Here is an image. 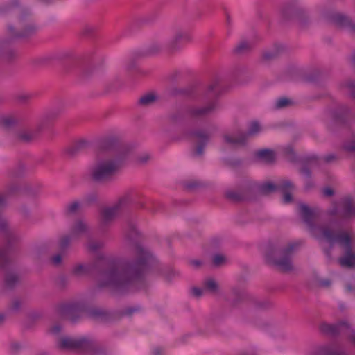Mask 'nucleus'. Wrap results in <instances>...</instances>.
I'll return each instance as SVG.
<instances>
[{
  "label": "nucleus",
  "instance_id": "obj_5",
  "mask_svg": "<svg viewBox=\"0 0 355 355\" xmlns=\"http://www.w3.org/2000/svg\"><path fill=\"white\" fill-rule=\"evenodd\" d=\"M119 162L112 158L98 159L91 171V178L99 183L109 182L114 180L119 169Z\"/></svg>",
  "mask_w": 355,
  "mask_h": 355
},
{
  "label": "nucleus",
  "instance_id": "obj_13",
  "mask_svg": "<svg viewBox=\"0 0 355 355\" xmlns=\"http://www.w3.org/2000/svg\"><path fill=\"white\" fill-rule=\"evenodd\" d=\"M216 109L217 103L212 101L202 107L191 106L187 108V112L192 118H201L211 114Z\"/></svg>",
  "mask_w": 355,
  "mask_h": 355
},
{
  "label": "nucleus",
  "instance_id": "obj_25",
  "mask_svg": "<svg viewBox=\"0 0 355 355\" xmlns=\"http://www.w3.org/2000/svg\"><path fill=\"white\" fill-rule=\"evenodd\" d=\"M90 346L84 352L90 355H110V352L105 347L99 345L95 341L89 340Z\"/></svg>",
  "mask_w": 355,
  "mask_h": 355
},
{
  "label": "nucleus",
  "instance_id": "obj_3",
  "mask_svg": "<svg viewBox=\"0 0 355 355\" xmlns=\"http://www.w3.org/2000/svg\"><path fill=\"white\" fill-rule=\"evenodd\" d=\"M331 239H324V244L327 243L329 247H324L323 252L328 259H331V249L335 243H338L343 248L344 253L338 259L339 264L343 267L352 268L355 266V252L353 251L352 245V238L349 234L344 231L331 232Z\"/></svg>",
  "mask_w": 355,
  "mask_h": 355
},
{
  "label": "nucleus",
  "instance_id": "obj_33",
  "mask_svg": "<svg viewBox=\"0 0 355 355\" xmlns=\"http://www.w3.org/2000/svg\"><path fill=\"white\" fill-rule=\"evenodd\" d=\"M129 200V195L125 194L124 196L121 197L116 202L110 206L119 214L127 207Z\"/></svg>",
  "mask_w": 355,
  "mask_h": 355
},
{
  "label": "nucleus",
  "instance_id": "obj_48",
  "mask_svg": "<svg viewBox=\"0 0 355 355\" xmlns=\"http://www.w3.org/2000/svg\"><path fill=\"white\" fill-rule=\"evenodd\" d=\"M261 131V125L259 122L253 121L250 124L248 131L247 133V137L249 135H255L258 132Z\"/></svg>",
  "mask_w": 355,
  "mask_h": 355
},
{
  "label": "nucleus",
  "instance_id": "obj_46",
  "mask_svg": "<svg viewBox=\"0 0 355 355\" xmlns=\"http://www.w3.org/2000/svg\"><path fill=\"white\" fill-rule=\"evenodd\" d=\"M227 257L222 254H216L213 255L212 262L214 266L220 267L227 263Z\"/></svg>",
  "mask_w": 355,
  "mask_h": 355
},
{
  "label": "nucleus",
  "instance_id": "obj_55",
  "mask_svg": "<svg viewBox=\"0 0 355 355\" xmlns=\"http://www.w3.org/2000/svg\"><path fill=\"white\" fill-rule=\"evenodd\" d=\"M9 347L12 352H17L21 349L22 346L19 342L12 341L10 343Z\"/></svg>",
  "mask_w": 355,
  "mask_h": 355
},
{
  "label": "nucleus",
  "instance_id": "obj_47",
  "mask_svg": "<svg viewBox=\"0 0 355 355\" xmlns=\"http://www.w3.org/2000/svg\"><path fill=\"white\" fill-rule=\"evenodd\" d=\"M73 238L71 237V234L69 235H64L60 237L59 240V248L61 250H65L69 245L71 241V239Z\"/></svg>",
  "mask_w": 355,
  "mask_h": 355
},
{
  "label": "nucleus",
  "instance_id": "obj_58",
  "mask_svg": "<svg viewBox=\"0 0 355 355\" xmlns=\"http://www.w3.org/2000/svg\"><path fill=\"white\" fill-rule=\"evenodd\" d=\"M201 184L196 180L188 181L185 183V187L187 189H192L196 187H200Z\"/></svg>",
  "mask_w": 355,
  "mask_h": 355
},
{
  "label": "nucleus",
  "instance_id": "obj_38",
  "mask_svg": "<svg viewBox=\"0 0 355 355\" xmlns=\"http://www.w3.org/2000/svg\"><path fill=\"white\" fill-rule=\"evenodd\" d=\"M19 282V277L13 272H8L5 276L4 284L8 288H13Z\"/></svg>",
  "mask_w": 355,
  "mask_h": 355
},
{
  "label": "nucleus",
  "instance_id": "obj_15",
  "mask_svg": "<svg viewBox=\"0 0 355 355\" xmlns=\"http://www.w3.org/2000/svg\"><path fill=\"white\" fill-rule=\"evenodd\" d=\"M294 13L300 23L304 24L309 19V15L306 11L302 8H293L291 7L285 8L282 10V17L285 20H288L291 18L290 14Z\"/></svg>",
  "mask_w": 355,
  "mask_h": 355
},
{
  "label": "nucleus",
  "instance_id": "obj_9",
  "mask_svg": "<svg viewBox=\"0 0 355 355\" xmlns=\"http://www.w3.org/2000/svg\"><path fill=\"white\" fill-rule=\"evenodd\" d=\"M326 17L336 26L349 30L351 33H355V24L347 15L331 11L327 14Z\"/></svg>",
  "mask_w": 355,
  "mask_h": 355
},
{
  "label": "nucleus",
  "instance_id": "obj_32",
  "mask_svg": "<svg viewBox=\"0 0 355 355\" xmlns=\"http://www.w3.org/2000/svg\"><path fill=\"white\" fill-rule=\"evenodd\" d=\"M74 311L72 306L63 305L60 308L59 312L62 318L71 320V322H76V320L73 316Z\"/></svg>",
  "mask_w": 355,
  "mask_h": 355
},
{
  "label": "nucleus",
  "instance_id": "obj_43",
  "mask_svg": "<svg viewBox=\"0 0 355 355\" xmlns=\"http://www.w3.org/2000/svg\"><path fill=\"white\" fill-rule=\"evenodd\" d=\"M89 316L95 320H104L106 318L107 314L102 309L94 308L89 311Z\"/></svg>",
  "mask_w": 355,
  "mask_h": 355
},
{
  "label": "nucleus",
  "instance_id": "obj_7",
  "mask_svg": "<svg viewBox=\"0 0 355 355\" xmlns=\"http://www.w3.org/2000/svg\"><path fill=\"white\" fill-rule=\"evenodd\" d=\"M58 346L62 349L73 350L84 352L90 346L89 339L85 338H72L62 336L59 338Z\"/></svg>",
  "mask_w": 355,
  "mask_h": 355
},
{
  "label": "nucleus",
  "instance_id": "obj_36",
  "mask_svg": "<svg viewBox=\"0 0 355 355\" xmlns=\"http://www.w3.org/2000/svg\"><path fill=\"white\" fill-rule=\"evenodd\" d=\"M92 234L87 238V248L91 252H96L104 246V243L101 241H95L92 239Z\"/></svg>",
  "mask_w": 355,
  "mask_h": 355
},
{
  "label": "nucleus",
  "instance_id": "obj_51",
  "mask_svg": "<svg viewBox=\"0 0 355 355\" xmlns=\"http://www.w3.org/2000/svg\"><path fill=\"white\" fill-rule=\"evenodd\" d=\"M162 49V46L159 43H153L148 49L149 53L155 54L160 52Z\"/></svg>",
  "mask_w": 355,
  "mask_h": 355
},
{
  "label": "nucleus",
  "instance_id": "obj_31",
  "mask_svg": "<svg viewBox=\"0 0 355 355\" xmlns=\"http://www.w3.org/2000/svg\"><path fill=\"white\" fill-rule=\"evenodd\" d=\"M279 189V183L275 184L268 182L260 184L258 187L259 192L263 195H268Z\"/></svg>",
  "mask_w": 355,
  "mask_h": 355
},
{
  "label": "nucleus",
  "instance_id": "obj_18",
  "mask_svg": "<svg viewBox=\"0 0 355 355\" xmlns=\"http://www.w3.org/2000/svg\"><path fill=\"white\" fill-rule=\"evenodd\" d=\"M223 139L226 144L232 146L244 145L247 141V135L241 131L233 135L225 134Z\"/></svg>",
  "mask_w": 355,
  "mask_h": 355
},
{
  "label": "nucleus",
  "instance_id": "obj_59",
  "mask_svg": "<svg viewBox=\"0 0 355 355\" xmlns=\"http://www.w3.org/2000/svg\"><path fill=\"white\" fill-rule=\"evenodd\" d=\"M345 335L349 337L355 343V331L351 329V326L348 329H345Z\"/></svg>",
  "mask_w": 355,
  "mask_h": 355
},
{
  "label": "nucleus",
  "instance_id": "obj_20",
  "mask_svg": "<svg viewBox=\"0 0 355 355\" xmlns=\"http://www.w3.org/2000/svg\"><path fill=\"white\" fill-rule=\"evenodd\" d=\"M11 248L8 244L0 247V270H6L11 263Z\"/></svg>",
  "mask_w": 355,
  "mask_h": 355
},
{
  "label": "nucleus",
  "instance_id": "obj_45",
  "mask_svg": "<svg viewBox=\"0 0 355 355\" xmlns=\"http://www.w3.org/2000/svg\"><path fill=\"white\" fill-rule=\"evenodd\" d=\"M225 197L234 202L241 201L244 199L243 196L240 192L233 190L227 191L225 193Z\"/></svg>",
  "mask_w": 355,
  "mask_h": 355
},
{
  "label": "nucleus",
  "instance_id": "obj_41",
  "mask_svg": "<svg viewBox=\"0 0 355 355\" xmlns=\"http://www.w3.org/2000/svg\"><path fill=\"white\" fill-rule=\"evenodd\" d=\"M294 102L286 97H282L275 101V107L276 109H283L293 105Z\"/></svg>",
  "mask_w": 355,
  "mask_h": 355
},
{
  "label": "nucleus",
  "instance_id": "obj_8",
  "mask_svg": "<svg viewBox=\"0 0 355 355\" xmlns=\"http://www.w3.org/2000/svg\"><path fill=\"white\" fill-rule=\"evenodd\" d=\"M342 210L338 211V209L336 205L333 206L328 211L329 214L332 216H338V218L347 220L352 217H355V202L351 198H345L341 202Z\"/></svg>",
  "mask_w": 355,
  "mask_h": 355
},
{
  "label": "nucleus",
  "instance_id": "obj_54",
  "mask_svg": "<svg viewBox=\"0 0 355 355\" xmlns=\"http://www.w3.org/2000/svg\"><path fill=\"white\" fill-rule=\"evenodd\" d=\"M343 148L347 152L355 153V140L346 143Z\"/></svg>",
  "mask_w": 355,
  "mask_h": 355
},
{
  "label": "nucleus",
  "instance_id": "obj_29",
  "mask_svg": "<svg viewBox=\"0 0 355 355\" xmlns=\"http://www.w3.org/2000/svg\"><path fill=\"white\" fill-rule=\"evenodd\" d=\"M89 146V142L87 140L81 139L76 142L71 146L67 149V153L73 156L77 154L78 152L84 150Z\"/></svg>",
  "mask_w": 355,
  "mask_h": 355
},
{
  "label": "nucleus",
  "instance_id": "obj_12",
  "mask_svg": "<svg viewBox=\"0 0 355 355\" xmlns=\"http://www.w3.org/2000/svg\"><path fill=\"white\" fill-rule=\"evenodd\" d=\"M349 327V324L345 321L336 324H329L324 322L320 324V330L329 336H336L340 334H345V329H348Z\"/></svg>",
  "mask_w": 355,
  "mask_h": 355
},
{
  "label": "nucleus",
  "instance_id": "obj_62",
  "mask_svg": "<svg viewBox=\"0 0 355 355\" xmlns=\"http://www.w3.org/2000/svg\"><path fill=\"white\" fill-rule=\"evenodd\" d=\"M190 264L193 267H194L196 268H198L202 265V262L200 260H191L190 261Z\"/></svg>",
  "mask_w": 355,
  "mask_h": 355
},
{
  "label": "nucleus",
  "instance_id": "obj_28",
  "mask_svg": "<svg viewBox=\"0 0 355 355\" xmlns=\"http://www.w3.org/2000/svg\"><path fill=\"white\" fill-rule=\"evenodd\" d=\"M231 294L233 297L231 302L232 306H236L245 297L244 290L239 286L232 287Z\"/></svg>",
  "mask_w": 355,
  "mask_h": 355
},
{
  "label": "nucleus",
  "instance_id": "obj_16",
  "mask_svg": "<svg viewBox=\"0 0 355 355\" xmlns=\"http://www.w3.org/2000/svg\"><path fill=\"white\" fill-rule=\"evenodd\" d=\"M311 355H347V354L340 347L334 345H329L315 348Z\"/></svg>",
  "mask_w": 355,
  "mask_h": 355
},
{
  "label": "nucleus",
  "instance_id": "obj_49",
  "mask_svg": "<svg viewBox=\"0 0 355 355\" xmlns=\"http://www.w3.org/2000/svg\"><path fill=\"white\" fill-rule=\"evenodd\" d=\"M284 153H285L287 159L290 162H293L295 161V155L293 149L291 146H288L285 147L284 149Z\"/></svg>",
  "mask_w": 355,
  "mask_h": 355
},
{
  "label": "nucleus",
  "instance_id": "obj_26",
  "mask_svg": "<svg viewBox=\"0 0 355 355\" xmlns=\"http://www.w3.org/2000/svg\"><path fill=\"white\" fill-rule=\"evenodd\" d=\"M256 157L265 164H270L275 162V155L273 150L262 149L256 153Z\"/></svg>",
  "mask_w": 355,
  "mask_h": 355
},
{
  "label": "nucleus",
  "instance_id": "obj_23",
  "mask_svg": "<svg viewBox=\"0 0 355 355\" xmlns=\"http://www.w3.org/2000/svg\"><path fill=\"white\" fill-rule=\"evenodd\" d=\"M205 292H207L213 295H219L220 288L218 283L212 277L205 279L202 282Z\"/></svg>",
  "mask_w": 355,
  "mask_h": 355
},
{
  "label": "nucleus",
  "instance_id": "obj_61",
  "mask_svg": "<svg viewBox=\"0 0 355 355\" xmlns=\"http://www.w3.org/2000/svg\"><path fill=\"white\" fill-rule=\"evenodd\" d=\"M149 159H150V155L148 154L142 155L137 158V161L140 164H146Z\"/></svg>",
  "mask_w": 355,
  "mask_h": 355
},
{
  "label": "nucleus",
  "instance_id": "obj_39",
  "mask_svg": "<svg viewBox=\"0 0 355 355\" xmlns=\"http://www.w3.org/2000/svg\"><path fill=\"white\" fill-rule=\"evenodd\" d=\"M98 200V194L92 191L87 193L83 199V204L85 206H91L92 205L96 203Z\"/></svg>",
  "mask_w": 355,
  "mask_h": 355
},
{
  "label": "nucleus",
  "instance_id": "obj_6",
  "mask_svg": "<svg viewBox=\"0 0 355 355\" xmlns=\"http://www.w3.org/2000/svg\"><path fill=\"white\" fill-rule=\"evenodd\" d=\"M192 36L186 30L175 28L173 33L166 44V51L173 54L180 51L184 44L191 42Z\"/></svg>",
  "mask_w": 355,
  "mask_h": 355
},
{
  "label": "nucleus",
  "instance_id": "obj_64",
  "mask_svg": "<svg viewBox=\"0 0 355 355\" xmlns=\"http://www.w3.org/2000/svg\"><path fill=\"white\" fill-rule=\"evenodd\" d=\"M8 189L10 193H12L18 190V186L16 184H12L8 187Z\"/></svg>",
  "mask_w": 355,
  "mask_h": 355
},
{
  "label": "nucleus",
  "instance_id": "obj_40",
  "mask_svg": "<svg viewBox=\"0 0 355 355\" xmlns=\"http://www.w3.org/2000/svg\"><path fill=\"white\" fill-rule=\"evenodd\" d=\"M25 166L23 164H19L8 171L9 178H19L24 175Z\"/></svg>",
  "mask_w": 355,
  "mask_h": 355
},
{
  "label": "nucleus",
  "instance_id": "obj_22",
  "mask_svg": "<svg viewBox=\"0 0 355 355\" xmlns=\"http://www.w3.org/2000/svg\"><path fill=\"white\" fill-rule=\"evenodd\" d=\"M41 130V127L38 125V126L34 130H24L19 131L17 133V138L22 142H31L37 137Z\"/></svg>",
  "mask_w": 355,
  "mask_h": 355
},
{
  "label": "nucleus",
  "instance_id": "obj_10",
  "mask_svg": "<svg viewBox=\"0 0 355 355\" xmlns=\"http://www.w3.org/2000/svg\"><path fill=\"white\" fill-rule=\"evenodd\" d=\"M189 135L198 140L193 149V155L196 157L202 156L206 145L211 137V134L205 130H196L191 132Z\"/></svg>",
  "mask_w": 355,
  "mask_h": 355
},
{
  "label": "nucleus",
  "instance_id": "obj_11",
  "mask_svg": "<svg viewBox=\"0 0 355 355\" xmlns=\"http://www.w3.org/2000/svg\"><path fill=\"white\" fill-rule=\"evenodd\" d=\"M70 234L73 239L85 236L86 239L92 235L89 224L83 218H76L70 228Z\"/></svg>",
  "mask_w": 355,
  "mask_h": 355
},
{
  "label": "nucleus",
  "instance_id": "obj_4",
  "mask_svg": "<svg viewBox=\"0 0 355 355\" xmlns=\"http://www.w3.org/2000/svg\"><path fill=\"white\" fill-rule=\"evenodd\" d=\"M300 216L306 224L312 236H313L320 245H324V239L329 240L331 234L334 230L329 225H316L314 219L317 214L316 209H311L308 205L301 203L298 205Z\"/></svg>",
  "mask_w": 355,
  "mask_h": 355
},
{
  "label": "nucleus",
  "instance_id": "obj_24",
  "mask_svg": "<svg viewBox=\"0 0 355 355\" xmlns=\"http://www.w3.org/2000/svg\"><path fill=\"white\" fill-rule=\"evenodd\" d=\"M62 110L60 108H56L47 112L42 116L39 125L42 129L44 126L51 123L56 120L60 115Z\"/></svg>",
  "mask_w": 355,
  "mask_h": 355
},
{
  "label": "nucleus",
  "instance_id": "obj_21",
  "mask_svg": "<svg viewBox=\"0 0 355 355\" xmlns=\"http://www.w3.org/2000/svg\"><path fill=\"white\" fill-rule=\"evenodd\" d=\"M20 122V118L12 114L0 116V126L5 129H10Z\"/></svg>",
  "mask_w": 355,
  "mask_h": 355
},
{
  "label": "nucleus",
  "instance_id": "obj_27",
  "mask_svg": "<svg viewBox=\"0 0 355 355\" xmlns=\"http://www.w3.org/2000/svg\"><path fill=\"white\" fill-rule=\"evenodd\" d=\"M83 202L79 200H72L67 203L64 208V214L67 216H72L78 213L80 210Z\"/></svg>",
  "mask_w": 355,
  "mask_h": 355
},
{
  "label": "nucleus",
  "instance_id": "obj_53",
  "mask_svg": "<svg viewBox=\"0 0 355 355\" xmlns=\"http://www.w3.org/2000/svg\"><path fill=\"white\" fill-rule=\"evenodd\" d=\"M191 293L193 297L199 298L201 296H202L204 293H205V292L204 288H200L198 287H193L191 289Z\"/></svg>",
  "mask_w": 355,
  "mask_h": 355
},
{
  "label": "nucleus",
  "instance_id": "obj_34",
  "mask_svg": "<svg viewBox=\"0 0 355 355\" xmlns=\"http://www.w3.org/2000/svg\"><path fill=\"white\" fill-rule=\"evenodd\" d=\"M0 234H3L6 237H10L12 234V232L10 229L8 220L0 214Z\"/></svg>",
  "mask_w": 355,
  "mask_h": 355
},
{
  "label": "nucleus",
  "instance_id": "obj_57",
  "mask_svg": "<svg viewBox=\"0 0 355 355\" xmlns=\"http://www.w3.org/2000/svg\"><path fill=\"white\" fill-rule=\"evenodd\" d=\"M17 55L16 52L14 50H8L4 53V58L8 61L14 59Z\"/></svg>",
  "mask_w": 355,
  "mask_h": 355
},
{
  "label": "nucleus",
  "instance_id": "obj_19",
  "mask_svg": "<svg viewBox=\"0 0 355 355\" xmlns=\"http://www.w3.org/2000/svg\"><path fill=\"white\" fill-rule=\"evenodd\" d=\"M279 190L282 191L284 193V202H291L293 200L291 191L294 190V184L288 180H283L279 182Z\"/></svg>",
  "mask_w": 355,
  "mask_h": 355
},
{
  "label": "nucleus",
  "instance_id": "obj_35",
  "mask_svg": "<svg viewBox=\"0 0 355 355\" xmlns=\"http://www.w3.org/2000/svg\"><path fill=\"white\" fill-rule=\"evenodd\" d=\"M117 137H108L104 139L101 143V148L104 150H110L119 144Z\"/></svg>",
  "mask_w": 355,
  "mask_h": 355
},
{
  "label": "nucleus",
  "instance_id": "obj_14",
  "mask_svg": "<svg viewBox=\"0 0 355 355\" xmlns=\"http://www.w3.org/2000/svg\"><path fill=\"white\" fill-rule=\"evenodd\" d=\"M37 31V27L33 24H28L25 26L21 31H16L15 28L9 25L8 26V34L10 39L28 38L34 35Z\"/></svg>",
  "mask_w": 355,
  "mask_h": 355
},
{
  "label": "nucleus",
  "instance_id": "obj_60",
  "mask_svg": "<svg viewBox=\"0 0 355 355\" xmlns=\"http://www.w3.org/2000/svg\"><path fill=\"white\" fill-rule=\"evenodd\" d=\"M239 355H259L255 349H245L239 353Z\"/></svg>",
  "mask_w": 355,
  "mask_h": 355
},
{
  "label": "nucleus",
  "instance_id": "obj_1",
  "mask_svg": "<svg viewBox=\"0 0 355 355\" xmlns=\"http://www.w3.org/2000/svg\"><path fill=\"white\" fill-rule=\"evenodd\" d=\"M140 232L134 220L128 219L124 229L125 247L132 252L135 261H125L119 265L107 259H102L95 263H77L71 269V274L80 277L89 274L93 269L103 267L98 277L101 287H110L123 291L136 282L141 279L149 267L151 254L139 241Z\"/></svg>",
  "mask_w": 355,
  "mask_h": 355
},
{
  "label": "nucleus",
  "instance_id": "obj_17",
  "mask_svg": "<svg viewBox=\"0 0 355 355\" xmlns=\"http://www.w3.org/2000/svg\"><path fill=\"white\" fill-rule=\"evenodd\" d=\"M119 215L111 206L103 208L100 212L101 225L107 226L110 225Z\"/></svg>",
  "mask_w": 355,
  "mask_h": 355
},
{
  "label": "nucleus",
  "instance_id": "obj_30",
  "mask_svg": "<svg viewBox=\"0 0 355 355\" xmlns=\"http://www.w3.org/2000/svg\"><path fill=\"white\" fill-rule=\"evenodd\" d=\"M253 47L252 42L247 40L241 41L234 49V53L237 55H243L250 52Z\"/></svg>",
  "mask_w": 355,
  "mask_h": 355
},
{
  "label": "nucleus",
  "instance_id": "obj_44",
  "mask_svg": "<svg viewBox=\"0 0 355 355\" xmlns=\"http://www.w3.org/2000/svg\"><path fill=\"white\" fill-rule=\"evenodd\" d=\"M353 62L355 63V54L353 56ZM343 87L347 89L353 98L355 99V82L352 80H347L343 83Z\"/></svg>",
  "mask_w": 355,
  "mask_h": 355
},
{
  "label": "nucleus",
  "instance_id": "obj_37",
  "mask_svg": "<svg viewBox=\"0 0 355 355\" xmlns=\"http://www.w3.org/2000/svg\"><path fill=\"white\" fill-rule=\"evenodd\" d=\"M280 53V49L275 48L274 49L266 50L262 53V60L265 62H270L277 58Z\"/></svg>",
  "mask_w": 355,
  "mask_h": 355
},
{
  "label": "nucleus",
  "instance_id": "obj_56",
  "mask_svg": "<svg viewBox=\"0 0 355 355\" xmlns=\"http://www.w3.org/2000/svg\"><path fill=\"white\" fill-rule=\"evenodd\" d=\"M51 261L53 265L58 266L62 263V257L60 254H55L51 257Z\"/></svg>",
  "mask_w": 355,
  "mask_h": 355
},
{
  "label": "nucleus",
  "instance_id": "obj_52",
  "mask_svg": "<svg viewBox=\"0 0 355 355\" xmlns=\"http://www.w3.org/2000/svg\"><path fill=\"white\" fill-rule=\"evenodd\" d=\"M21 306V302L19 299H14L10 304V309L15 312L19 311Z\"/></svg>",
  "mask_w": 355,
  "mask_h": 355
},
{
  "label": "nucleus",
  "instance_id": "obj_42",
  "mask_svg": "<svg viewBox=\"0 0 355 355\" xmlns=\"http://www.w3.org/2000/svg\"><path fill=\"white\" fill-rule=\"evenodd\" d=\"M156 101V96L153 94H147L142 96L138 101V103L142 106H149Z\"/></svg>",
  "mask_w": 355,
  "mask_h": 355
},
{
  "label": "nucleus",
  "instance_id": "obj_2",
  "mask_svg": "<svg viewBox=\"0 0 355 355\" xmlns=\"http://www.w3.org/2000/svg\"><path fill=\"white\" fill-rule=\"evenodd\" d=\"M302 245V241L289 242L279 248L270 245L265 252L266 261L282 272H291L294 270L292 257Z\"/></svg>",
  "mask_w": 355,
  "mask_h": 355
},
{
  "label": "nucleus",
  "instance_id": "obj_63",
  "mask_svg": "<svg viewBox=\"0 0 355 355\" xmlns=\"http://www.w3.org/2000/svg\"><path fill=\"white\" fill-rule=\"evenodd\" d=\"M334 193V190L331 188H326L323 190V194L325 196H331Z\"/></svg>",
  "mask_w": 355,
  "mask_h": 355
},
{
  "label": "nucleus",
  "instance_id": "obj_50",
  "mask_svg": "<svg viewBox=\"0 0 355 355\" xmlns=\"http://www.w3.org/2000/svg\"><path fill=\"white\" fill-rule=\"evenodd\" d=\"M62 331V326L58 323L52 324L49 329V332L53 336H58Z\"/></svg>",
  "mask_w": 355,
  "mask_h": 355
}]
</instances>
